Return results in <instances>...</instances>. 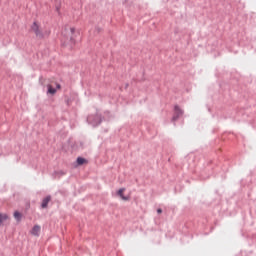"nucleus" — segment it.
Segmentation results:
<instances>
[{"label": "nucleus", "instance_id": "nucleus-8", "mask_svg": "<svg viewBox=\"0 0 256 256\" xmlns=\"http://www.w3.org/2000/svg\"><path fill=\"white\" fill-rule=\"evenodd\" d=\"M76 163L77 165H85V163H88L87 159L83 158V157H78L76 159Z\"/></svg>", "mask_w": 256, "mask_h": 256}, {"label": "nucleus", "instance_id": "nucleus-11", "mask_svg": "<svg viewBox=\"0 0 256 256\" xmlns=\"http://www.w3.org/2000/svg\"><path fill=\"white\" fill-rule=\"evenodd\" d=\"M73 100H71V98H69L68 96H65V103L67 105V107H71V103Z\"/></svg>", "mask_w": 256, "mask_h": 256}, {"label": "nucleus", "instance_id": "nucleus-18", "mask_svg": "<svg viewBox=\"0 0 256 256\" xmlns=\"http://www.w3.org/2000/svg\"><path fill=\"white\" fill-rule=\"evenodd\" d=\"M127 87H129V84H126L125 89H127Z\"/></svg>", "mask_w": 256, "mask_h": 256}, {"label": "nucleus", "instance_id": "nucleus-19", "mask_svg": "<svg viewBox=\"0 0 256 256\" xmlns=\"http://www.w3.org/2000/svg\"><path fill=\"white\" fill-rule=\"evenodd\" d=\"M56 10L59 11V7H56Z\"/></svg>", "mask_w": 256, "mask_h": 256}, {"label": "nucleus", "instance_id": "nucleus-15", "mask_svg": "<svg viewBox=\"0 0 256 256\" xmlns=\"http://www.w3.org/2000/svg\"><path fill=\"white\" fill-rule=\"evenodd\" d=\"M201 178L202 179H209V176H203V174H201Z\"/></svg>", "mask_w": 256, "mask_h": 256}, {"label": "nucleus", "instance_id": "nucleus-16", "mask_svg": "<svg viewBox=\"0 0 256 256\" xmlns=\"http://www.w3.org/2000/svg\"><path fill=\"white\" fill-rule=\"evenodd\" d=\"M56 88H57V89H61V84H57V85H56Z\"/></svg>", "mask_w": 256, "mask_h": 256}, {"label": "nucleus", "instance_id": "nucleus-4", "mask_svg": "<svg viewBox=\"0 0 256 256\" xmlns=\"http://www.w3.org/2000/svg\"><path fill=\"white\" fill-rule=\"evenodd\" d=\"M50 202H51V195H48L44 199H42L41 209H47V207H49Z\"/></svg>", "mask_w": 256, "mask_h": 256}, {"label": "nucleus", "instance_id": "nucleus-7", "mask_svg": "<svg viewBox=\"0 0 256 256\" xmlns=\"http://www.w3.org/2000/svg\"><path fill=\"white\" fill-rule=\"evenodd\" d=\"M14 219L17 221V223H21L23 219V214L19 211H15L13 214Z\"/></svg>", "mask_w": 256, "mask_h": 256}, {"label": "nucleus", "instance_id": "nucleus-10", "mask_svg": "<svg viewBox=\"0 0 256 256\" xmlns=\"http://www.w3.org/2000/svg\"><path fill=\"white\" fill-rule=\"evenodd\" d=\"M47 87H48L47 93H49L50 95H55V93H57V89L53 88L51 84H48Z\"/></svg>", "mask_w": 256, "mask_h": 256}, {"label": "nucleus", "instance_id": "nucleus-3", "mask_svg": "<svg viewBox=\"0 0 256 256\" xmlns=\"http://www.w3.org/2000/svg\"><path fill=\"white\" fill-rule=\"evenodd\" d=\"M31 29L33 33H35L36 37H38L39 39H43V37H45L43 31L39 29V24H37V22H33V24L31 25Z\"/></svg>", "mask_w": 256, "mask_h": 256}, {"label": "nucleus", "instance_id": "nucleus-14", "mask_svg": "<svg viewBox=\"0 0 256 256\" xmlns=\"http://www.w3.org/2000/svg\"><path fill=\"white\" fill-rule=\"evenodd\" d=\"M71 34L73 35L75 33V28H70Z\"/></svg>", "mask_w": 256, "mask_h": 256}, {"label": "nucleus", "instance_id": "nucleus-13", "mask_svg": "<svg viewBox=\"0 0 256 256\" xmlns=\"http://www.w3.org/2000/svg\"><path fill=\"white\" fill-rule=\"evenodd\" d=\"M157 213H158V215H161V213H163V209L158 208V209H157Z\"/></svg>", "mask_w": 256, "mask_h": 256}, {"label": "nucleus", "instance_id": "nucleus-1", "mask_svg": "<svg viewBox=\"0 0 256 256\" xmlns=\"http://www.w3.org/2000/svg\"><path fill=\"white\" fill-rule=\"evenodd\" d=\"M87 123L92 125V127H99L101 123H103V116L101 114H90L87 117Z\"/></svg>", "mask_w": 256, "mask_h": 256}, {"label": "nucleus", "instance_id": "nucleus-12", "mask_svg": "<svg viewBox=\"0 0 256 256\" xmlns=\"http://www.w3.org/2000/svg\"><path fill=\"white\" fill-rule=\"evenodd\" d=\"M55 173H56V175H60L61 177H63V175H65V172L63 170L57 171Z\"/></svg>", "mask_w": 256, "mask_h": 256}, {"label": "nucleus", "instance_id": "nucleus-6", "mask_svg": "<svg viewBox=\"0 0 256 256\" xmlns=\"http://www.w3.org/2000/svg\"><path fill=\"white\" fill-rule=\"evenodd\" d=\"M30 233L31 235H34V237H39V233H41V226L34 225Z\"/></svg>", "mask_w": 256, "mask_h": 256}, {"label": "nucleus", "instance_id": "nucleus-17", "mask_svg": "<svg viewBox=\"0 0 256 256\" xmlns=\"http://www.w3.org/2000/svg\"><path fill=\"white\" fill-rule=\"evenodd\" d=\"M70 41H72V43H75V40L73 39V37L70 38Z\"/></svg>", "mask_w": 256, "mask_h": 256}, {"label": "nucleus", "instance_id": "nucleus-9", "mask_svg": "<svg viewBox=\"0 0 256 256\" xmlns=\"http://www.w3.org/2000/svg\"><path fill=\"white\" fill-rule=\"evenodd\" d=\"M7 219H9V215L0 213V227L3 225L4 221H7Z\"/></svg>", "mask_w": 256, "mask_h": 256}, {"label": "nucleus", "instance_id": "nucleus-2", "mask_svg": "<svg viewBox=\"0 0 256 256\" xmlns=\"http://www.w3.org/2000/svg\"><path fill=\"white\" fill-rule=\"evenodd\" d=\"M185 111L179 107V105L174 106V114L172 116V123H175V121H179V118L183 117V114Z\"/></svg>", "mask_w": 256, "mask_h": 256}, {"label": "nucleus", "instance_id": "nucleus-5", "mask_svg": "<svg viewBox=\"0 0 256 256\" xmlns=\"http://www.w3.org/2000/svg\"><path fill=\"white\" fill-rule=\"evenodd\" d=\"M125 193V188H120L118 191H117V195L121 198L122 201H129V199H131V197L129 196H124Z\"/></svg>", "mask_w": 256, "mask_h": 256}]
</instances>
